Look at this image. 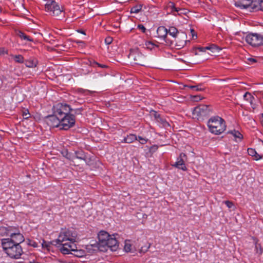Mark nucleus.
Listing matches in <instances>:
<instances>
[{
	"label": "nucleus",
	"mask_w": 263,
	"mask_h": 263,
	"mask_svg": "<svg viewBox=\"0 0 263 263\" xmlns=\"http://www.w3.org/2000/svg\"><path fill=\"white\" fill-rule=\"evenodd\" d=\"M209 130L215 135H220L226 129L225 121L218 116L211 117L208 122Z\"/></svg>",
	"instance_id": "2"
},
{
	"label": "nucleus",
	"mask_w": 263,
	"mask_h": 263,
	"mask_svg": "<svg viewBox=\"0 0 263 263\" xmlns=\"http://www.w3.org/2000/svg\"><path fill=\"white\" fill-rule=\"evenodd\" d=\"M112 42V38L110 36H107L105 39V42L106 44L109 45Z\"/></svg>",
	"instance_id": "42"
},
{
	"label": "nucleus",
	"mask_w": 263,
	"mask_h": 263,
	"mask_svg": "<svg viewBox=\"0 0 263 263\" xmlns=\"http://www.w3.org/2000/svg\"><path fill=\"white\" fill-rule=\"evenodd\" d=\"M45 9L46 12L57 17L59 20L64 17L65 12L63 8H61L58 4L53 1H48L45 4Z\"/></svg>",
	"instance_id": "3"
},
{
	"label": "nucleus",
	"mask_w": 263,
	"mask_h": 263,
	"mask_svg": "<svg viewBox=\"0 0 263 263\" xmlns=\"http://www.w3.org/2000/svg\"><path fill=\"white\" fill-rule=\"evenodd\" d=\"M52 110L53 114L61 118L65 115L70 114L72 109L65 103H59L53 106Z\"/></svg>",
	"instance_id": "6"
},
{
	"label": "nucleus",
	"mask_w": 263,
	"mask_h": 263,
	"mask_svg": "<svg viewBox=\"0 0 263 263\" xmlns=\"http://www.w3.org/2000/svg\"><path fill=\"white\" fill-rule=\"evenodd\" d=\"M185 86L196 91H203L204 89L201 84L197 85H185Z\"/></svg>",
	"instance_id": "32"
},
{
	"label": "nucleus",
	"mask_w": 263,
	"mask_h": 263,
	"mask_svg": "<svg viewBox=\"0 0 263 263\" xmlns=\"http://www.w3.org/2000/svg\"><path fill=\"white\" fill-rule=\"evenodd\" d=\"M252 239L253 240V242L255 245V250L256 251V253L260 255L263 253V248L261 247V246L260 243H258V239L255 237H252Z\"/></svg>",
	"instance_id": "19"
},
{
	"label": "nucleus",
	"mask_w": 263,
	"mask_h": 263,
	"mask_svg": "<svg viewBox=\"0 0 263 263\" xmlns=\"http://www.w3.org/2000/svg\"><path fill=\"white\" fill-rule=\"evenodd\" d=\"M229 134H232L234 137L238 138L239 139L242 138V135L240 134V133L237 130H231L228 132Z\"/></svg>",
	"instance_id": "34"
},
{
	"label": "nucleus",
	"mask_w": 263,
	"mask_h": 263,
	"mask_svg": "<svg viewBox=\"0 0 263 263\" xmlns=\"http://www.w3.org/2000/svg\"><path fill=\"white\" fill-rule=\"evenodd\" d=\"M2 11V8L0 7V14L1 13Z\"/></svg>",
	"instance_id": "62"
},
{
	"label": "nucleus",
	"mask_w": 263,
	"mask_h": 263,
	"mask_svg": "<svg viewBox=\"0 0 263 263\" xmlns=\"http://www.w3.org/2000/svg\"><path fill=\"white\" fill-rule=\"evenodd\" d=\"M0 235H1L2 236H10L8 226L0 227Z\"/></svg>",
	"instance_id": "27"
},
{
	"label": "nucleus",
	"mask_w": 263,
	"mask_h": 263,
	"mask_svg": "<svg viewBox=\"0 0 263 263\" xmlns=\"http://www.w3.org/2000/svg\"><path fill=\"white\" fill-rule=\"evenodd\" d=\"M45 121L50 127H59L60 128V119L57 115H48L45 118Z\"/></svg>",
	"instance_id": "12"
},
{
	"label": "nucleus",
	"mask_w": 263,
	"mask_h": 263,
	"mask_svg": "<svg viewBox=\"0 0 263 263\" xmlns=\"http://www.w3.org/2000/svg\"><path fill=\"white\" fill-rule=\"evenodd\" d=\"M243 99L250 103L253 109H255L256 108L255 104L253 102L255 98L250 92H246L243 95Z\"/></svg>",
	"instance_id": "21"
},
{
	"label": "nucleus",
	"mask_w": 263,
	"mask_h": 263,
	"mask_svg": "<svg viewBox=\"0 0 263 263\" xmlns=\"http://www.w3.org/2000/svg\"><path fill=\"white\" fill-rule=\"evenodd\" d=\"M42 246L43 249H46L47 251H50V248L51 247V242L46 241L45 240H43Z\"/></svg>",
	"instance_id": "33"
},
{
	"label": "nucleus",
	"mask_w": 263,
	"mask_h": 263,
	"mask_svg": "<svg viewBox=\"0 0 263 263\" xmlns=\"http://www.w3.org/2000/svg\"><path fill=\"white\" fill-rule=\"evenodd\" d=\"M37 61L35 58H30L25 61V65L27 67L33 68L36 66Z\"/></svg>",
	"instance_id": "23"
},
{
	"label": "nucleus",
	"mask_w": 263,
	"mask_h": 263,
	"mask_svg": "<svg viewBox=\"0 0 263 263\" xmlns=\"http://www.w3.org/2000/svg\"><path fill=\"white\" fill-rule=\"evenodd\" d=\"M158 148V146H157V145H153V146H152L151 147V148H150V151H153V152H155V151H157V150Z\"/></svg>",
	"instance_id": "51"
},
{
	"label": "nucleus",
	"mask_w": 263,
	"mask_h": 263,
	"mask_svg": "<svg viewBox=\"0 0 263 263\" xmlns=\"http://www.w3.org/2000/svg\"><path fill=\"white\" fill-rule=\"evenodd\" d=\"M186 157V156L184 153H181L179 158H177V161L173 166L183 171H186L187 168L185 165L184 160L183 159V158Z\"/></svg>",
	"instance_id": "15"
},
{
	"label": "nucleus",
	"mask_w": 263,
	"mask_h": 263,
	"mask_svg": "<svg viewBox=\"0 0 263 263\" xmlns=\"http://www.w3.org/2000/svg\"><path fill=\"white\" fill-rule=\"evenodd\" d=\"M71 254L78 257H81L84 256L85 251L82 250H78L77 247L76 249H74V251L71 252Z\"/></svg>",
	"instance_id": "30"
},
{
	"label": "nucleus",
	"mask_w": 263,
	"mask_h": 263,
	"mask_svg": "<svg viewBox=\"0 0 263 263\" xmlns=\"http://www.w3.org/2000/svg\"><path fill=\"white\" fill-rule=\"evenodd\" d=\"M138 28L143 33H144L146 31V28L142 24H139L138 25Z\"/></svg>",
	"instance_id": "46"
},
{
	"label": "nucleus",
	"mask_w": 263,
	"mask_h": 263,
	"mask_svg": "<svg viewBox=\"0 0 263 263\" xmlns=\"http://www.w3.org/2000/svg\"><path fill=\"white\" fill-rule=\"evenodd\" d=\"M124 250L126 252H133L134 251V248L131 243L130 240H126L125 241Z\"/></svg>",
	"instance_id": "24"
},
{
	"label": "nucleus",
	"mask_w": 263,
	"mask_h": 263,
	"mask_svg": "<svg viewBox=\"0 0 263 263\" xmlns=\"http://www.w3.org/2000/svg\"><path fill=\"white\" fill-rule=\"evenodd\" d=\"M247 43L253 46H257L263 45V35L257 33H250L245 38Z\"/></svg>",
	"instance_id": "9"
},
{
	"label": "nucleus",
	"mask_w": 263,
	"mask_h": 263,
	"mask_svg": "<svg viewBox=\"0 0 263 263\" xmlns=\"http://www.w3.org/2000/svg\"><path fill=\"white\" fill-rule=\"evenodd\" d=\"M145 45L146 46L147 48H149V49H152V48H154V44L153 43H152L150 41H148V42H146L145 43Z\"/></svg>",
	"instance_id": "43"
},
{
	"label": "nucleus",
	"mask_w": 263,
	"mask_h": 263,
	"mask_svg": "<svg viewBox=\"0 0 263 263\" xmlns=\"http://www.w3.org/2000/svg\"><path fill=\"white\" fill-rule=\"evenodd\" d=\"M110 236L109 235V234L104 231H101L98 235V238L99 242L101 243L102 246H104V243L108 239Z\"/></svg>",
	"instance_id": "18"
},
{
	"label": "nucleus",
	"mask_w": 263,
	"mask_h": 263,
	"mask_svg": "<svg viewBox=\"0 0 263 263\" xmlns=\"http://www.w3.org/2000/svg\"><path fill=\"white\" fill-rule=\"evenodd\" d=\"M6 23V21H3L0 19V25L2 26Z\"/></svg>",
	"instance_id": "58"
},
{
	"label": "nucleus",
	"mask_w": 263,
	"mask_h": 263,
	"mask_svg": "<svg viewBox=\"0 0 263 263\" xmlns=\"http://www.w3.org/2000/svg\"><path fill=\"white\" fill-rule=\"evenodd\" d=\"M248 154L249 155L252 156H254L256 154H257V153L255 151V150L254 149H253V148H248Z\"/></svg>",
	"instance_id": "39"
},
{
	"label": "nucleus",
	"mask_w": 263,
	"mask_h": 263,
	"mask_svg": "<svg viewBox=\"0 0 263 263\" xmlns=\"http://www.w3.org/2000/svg\"><path fill=\"white\" fill-rule=\"evenodd\" d=\"M208 106L204 105H200L195 108V111L198 113L201 114L204 111L208 109Z\"/></svg>",
	"instance_id": "29"
},
{
	"label": "nucleus",
	"mask_w": 263,
	"mask_h": 263,
	"mask_svg": "<svg viewBox=\"0 0 263 263\" xmlns=\"http://www.w3.org/2000/svg\"><path fill=\"white\" fill-rule=\"evenodd\" d=\"M168 34L172 36L174 38H175L178 35L180 34V32L178 29L175 27H170L169 29L167 30Z\"/></svg>",
	"instance_id": "25"
},
{
	"label": "nucleus",
	"mask_w": 263,
	"mask_h": 263,
	"mask_svg": "<svg viewBox=\"0 0 263 263\" xmlns=\"http://www.w3.org/2000/svg\"><path fill=\"white\" fill-rule=\"evenodd\" d=\"M210 49L209 47H206L205 48H202V47H199L198 48V49L201 51H205V49Z\"/></svg>",
	"instance_id": "55"
},
{
	"label": "nucleus",
	"mask_w": 263,
	"mask_h": 263,
	"mask_svg": "<svg viewBox=\"0 0 263 263\" xmlns=\"http://www.w3.org/2000/svg\"><path fill=\"white\" fill-rule=\"evenodd\" d=\"M187 35L184 32H180V34L174 38V41H172L173 43L175 42L176 49H180L184 47L186 43L189 41L186 40Z\"/></svg>",
	"instance_id": "11"
},
{
	"label": "nucleus",
	"mask_w": 263,
	"mask_h": 263,
	"mask_svg": "<svg viewBox=\"0 0 263 263\" xmlns=\"http://www.w3.org/2000/svg\"><path fill=\"white\" fill-rule=\"evenodd\" d=\"M157 33L158 36L159 38H161L163 40L165 41L166 44L171 45L173 44V42L172 40H169L167 38V29L164 26H160L158 28L157 30Z\"/></svg>",
	"instance_id": "13"
},
{
	"label": "nucleus",
	"mask_w": 263,
	"mask_h": 263,
	"mask_svg": "<svg viewBox=\"0 0 263 263\" xmlns=\"http://www.w3.org/2000/svg\"><path fill=\"white\" fill-rule=\"evenodd\" d=\"M249 60L252 62H255L256 60L254 59L250 58Z\"/></svg>",
	"instance_id": "59"
},
{
	"label": "nucleus",
	"mask_w": 263,
	"mask_h": 263,
	"mask_svg": "<svg viewBox=\"0 0 263 263\" xmlns=\"http://www.w3.org/2000/svg\"><path fill=\"white\" fill-rule=\"evenodd\" d=\"M137 140H139L140 141V143L142 144H145L148 141V139H147L143 138V137H142L141 136H138L137 137Z\"/></svg>",
	"instance_id": "38"
},
{
	"label": "nucleus",
	"mask_w": 263,
	"mask_h": 263,
	"mask_svg": "<svg viewBox=\"0 0 263 263\" xmlns=\"http://www.w3.org/2000/svg\"><path fill=\"white\" fill-rule=\"evenodd\" d=\"M194 100L196 101H197L198 100H201V99L199 96H195L193 97Z\"/></svg>",
	"instance_id": "56"
},
{
	"label": "nucleus",
	"mask_w": 263,
	"mask_h": 263,
	"mask_svg": "<svg viewBox=\"0 0 263 263\" xmlns=\"http://www.w3.org/2000/svg\"><path fill=\"white\" fill-rule=\"evenodd\" d=\"M1 245L4 252L12 259H19L23 253L21 245L13 243L8 240H1Z\"/></svg>",
	"instance_id": "1"
},
{
	"label": "nucleus",
	"mask_w": 263,
	"mask_h": 263,
	"mask_svg": "<svg viewBox=\"0 0 263 263\" xmlns=\"http://www.w3.org/2000/svg\"><path fill=\"white\" fill-rule=\"evenodd\" d=\"M9 230L10 236L15 235L20 232L18 227L15 226H8Z\"/></svg>",
	"instance_id": "31"
},
{
	"label": "nucleus",
	"mask_w": 263,
	"mask_h": 263,
	"mask_svg": "<svg viewBox=\"0 0 263 263\" xmlns=\"http://www.w3.org/2000/svg\"><path fill=\"white\" fill-rule=\"evenodd\" d=\"M224 203L229 208H231L234 205L232 201L229 200L224 201Z\"/></svg>",
	"instance_id": "44"
},
{
	"label": "nucleus",
	"mask_w": 263,
	"mask_h": 263,
	"mask_svg": "<svg viewBox=\"0 0 263 263\" xmlns=\"http://www.w3.org/2000/svg\"><path fill=\"white\" fill-rule=\"evenodd\" d=\"M2 240H8L13 243L20 245L22 242L24 241L25 238L23 234L20 232L15 235L10 236V238H3Z\"/></svg>",
	"instance_id": "14"
},
{
	"label": "nucleus",
	"mask_w": 263,
	"mask_h": 263,
	"mask_svg": "<svg viewBox=\"0 0 263 263\" xmlns=\"http://www.w3.org/2000/svg\"><path fill=\"white\" fill-rule=\"evenodd\" d=\"M28 245L31 246L34 248L37 247V243L34 241L29 240Z\"/></svg>",
	"instance_id": "49"
},
{
	"label": "nucleus",
	"mask_w": 263,
	"mask_h": 263,
	"mask_svg": "<svg viewBox=\"0 0 263 263\" xmlns=\"http://www.w3.org/2000/svg\"><path fill=\"white\" fill-rule=\"evenodd\" d=\"M142 5L141 4H138L130 8V12L131 13H138L141 11L142 8Z\"/></svg>",
	"instance_id": "26"
},
{
	"label": "nucleus",
	"mask_w": 263,
	"mask_h": 263,
	"mask_svg": "<svg viewBox=\"0 0 263 263\" xmlns=\"http://www.w3.org/2000/svg\"><path fill=\"white\" fill-rule=\"evenodd\" d=\"M23 116L24 119H28V118H29L30 114H29L28 110H26L25 111H24V112L23 114Z\"/></svg>",
	"instance_id": "48"
},
{
	"label": "nucleus",
	"mask_w": 263,
	"mask_h": 263,
	"mask_svg": "<svg viewBox=\"0 0 263 263\" xmlns=\"http://www.w3.org/2000/svg\"><path fill=\"white\" fill-rule=\"evenodd\" d=\"M253 157H255V160H259V159H261V157L260 155H259L257 153V154H256V155H255V156H254Z\"/></svg>",
	"instance_id": "54"
},
{
	"label": "nucleus",
	"mask_w": 263,
	"mask_h": 263,
	"mask_svg": "<svg viewBox=\"0 0 263 263\" xmlns=\"http://www.w3.org/2000/svg\"><path fill=\"white\" fill-rule=\"evenodd\" d=\"M76 236L77 234L74 232L69 229H64L61 231L55 241L57 243H59L64 242L75 241Z\"/></svg>",
	"instance_id": "5"
},
{
	"label": "nucleus",
	"mask_w": 263,
	"mask_h": 263,
	"mask_svg": "<svg viewBox=\"0 0 263 263\" xmlns=\"http://www.w3.org/2000/svg\"><path fill=\"white\" fill-rule=\"evenodd\" d=\"M75 241H71L60 243L61 245L60 251L63 254H71V252L76 249L77 246L74 243Z\"/></svg>",
	"instance_id": "10"
},
{
	"label": "nucleus",
	"mask_w": 263,
	"mask_h": 263,
	"mask_svg": "<svg viewBox=\"0 0 263 263\" xmlns=\"http://www.w3.org/2000/svg\"><path fill=\"white\" fill-rule=\"evenodd\" d=\"M78 92L80 93L84 94L85 95H90L92 93V91L83 88H78Z\"/></svg>",
	"instance_id": "37"
},
{
	"label": "nucleus",
	"mask_w": 263,
	"mask_h": 263,
	"mask_svg": "<svg viewBox=\"0 0 263 263\" xmlns=\"http://www.w3.org/2000/svg\"><path fill=\"white\" fill-rule=\"evenodd\" d=\"M75 158L85 161L88 165H90L91 161V157H88L87 155L82 151H78L75 152Z\"/></svg>",
	"instance_id": "17"
},
{
	"label": "nucleus",
	"mask_w": 263,
	"mask_h": 263,
	"mask_svg": "<svg viewBox=\"0 0 263 263\" xmlns=\"http://www.w3.org/2000/svg\"><path fill=\"white\" fill-rule=\"evenodd\" d=\"M153 112H154V113H153L154 117L155 119L157 121L159 118L161 117V116H160V115L159 114H158L156 111H153Z\"/></svg>",
	"instance_id": "50"
},
{
	"label": "nucleus",
	"mask_w": 263,
	"mask_h": 263,
	"mask_svg": "<svg viewBox=\"0 0 263 263\" xmlns=\"http://www.w3.org/2000/svg\"><path fill=\"white\" fill-rule=\"evenodd\" d=\"M11 57L14 59L16 63H23L24 62V57L21 54L11 55Z\"/></svg>",
	"instance_id": "28"
},
{
	"label": "nucleus",
	"mask_w": 263,
	"mask_h": 263,
	"mask_svg": "<svg viewBox=\"0 0 263 263\" xmlns=\"http://www.w3.org/2000/svg\"><path fill=\"white\" fill-rule=\"evenodd\" d=\"M253 157H255V160H259V159H261V157L260 155H259L257 153V154H256V155H255V156H254Z\"/></svg>",
	"instance_id": "53"
},
{
	"label": "nucleus",
	"mask_w": 263,
	"mask_h": 263,
	"mask_svg": "<svg viewBox=\"0 0 263 263\" xmlns=\"http://www.w3.org/2000/svg\"><path fill=\"white\" fill-rule=\"evenodd\" d=\"M68 154H67V155H66V157H67L68 159H71V157H68ZM72 159H73V158H72Z\"/></svg>",
	"instance_id": "60"
},
{
	"label": "nucleus",
	"mask_w": 263,
	"mask_h": 263,
	"mask_svg": "<svg viewBox=\"0 0 263 263\" xmlns=\"http://www.w3.org/2000/svg\"><path fill=\"white\" fill-rule=\"evenodd\" d=\"M103 246L109 248L111 250H116L118 246V241L115 238L110 236Z\"/></svg>",
	"instance_id": "16"
},
{
	"label": "nucleus",
	"mask_w": 263,
	"mask_h": 263,
	"mask_svg": "<svg viewBox=\"0 0 263 263\" xmlns=\"http://www.w3.org/2000/svg\"><path fill=\"white\" fill-rule=\"evenodd\" d=\"M60 119V129L68 130L75 124V116L70 113Z\"/></svg>",
	"instance_id": "7"
},
{
	"label": "nucleus",
	"mask_w": 263,
	"mask_h": 263,
	"mask_svg": "<svg viewBox=\"0 0 263 263\" xmlns=\"http://www.w3.org/2000/svg\"><path fill=\"white\" fill-rule=\"evenodd\" d=\"M128 58L130 60L133 61V63L135 64L144 66L145 63L146 57L138 49L131 50Z\"/></svg>",
	"instance_id": "8"
},
{
	"label": "nucleus",
	"mask_w": 263,
	"mask_h": 263,
	"mask_svg": "<svg viewBox=\"0 0 263 263\" xmlns=\"http://www.w3.org/2000/svg\"><path fill=\"white\" fill-rule=\"evenodd\" d=\"M8 50L4 47L0 48V55H4L8 54Z\"/></svg>",
	"instance_id": "41"
},
{
	"label": "nucleus",
	"mask_w": 263,
	"mask_h": 263,
	"mask_svg": "<svg viewBox=\"0 0 263 263\" xmlns=\"http://www.w3.org/2000/svg\"><path fill=\"white\" fill-rule=\"evenodd\" d=\"M151 245L149 244L147 246H143L142 247L141 249L140 250V252L145 253L146 252L149 248H150Z\"/></svg>",
	"instance_id": "40"
},
{
	"label": "nucleus",
	"mask_w": 263,
	"mask_h": 263,
	"mask_svg": "<svg viewBox=\"0 0 263 263\" xmlns=\"http://www.w3.org/2000/svg\"><path fill=\"white\" fill-rule=\"evenodd\" d=\"M261 124H262V125L263 126V115H262V116Z\"/></svg>",
	"instance_id": "61"
},
{
	"label": "nucleus",
	"mask_w": 263,
	"mask_h": 263,
	"mask_svg": "<svg viewBox=\"0 0 263 263\" xmlns=\"http://www.w3.org/2000/svg\"><path fill=\"white\" fill-rule=\"evenodd\" d=\"M137 140V137L134 134H129L122 140V143H131Z\"/></svg>",
	"instance_id": "22"
},
{
	"label": "nucleus",
	"mask_w": 263,
	"mask_h": 263,
	"mask_svg": "<svg viewBox=\"0 0 263 263\" xmlns=\"http://www.w3.org/2000/svg\"><path fill=\"white\" fill-rule=\"evenodd\" d=\"M260 3V9H259V11H263V0H261V2Z\"/></svg>",
	"instance_id": "57"
},
{
	"label": "nucleus",
	"mask_w": 263,
	"mask_h": 263,
	"mask_svg": "<svg viewBox=\"0 0 263 263\" xmlns=\"http://www.w3.org/2000/svg\"><path fill=\"white\" fill-rule=\"evenodd\" d=\"M93 64H94L95 65H97L98 67H101V68H105V67H107L105 65L100 64H99V63H97V62H95L93 63Z\"/></svg>",
	"instance_id": "52"
},
{
	"label": "nucleus",
	"mask_w": 263,
	"mask_h": 263,
	"mask_svg": "<svg viewBox=\"0 0 263 263\" xmlns=\"http://www.w3.org/2000/svg\"><path fill=\"white\" fill-rule=\"evenodd\" d=\"M191 33L192 34L193 39H196L197 38V34L193 29H191Z\"/></svg>",
	"instance_id": "47"
},
{
	"label": "nucleus",
	"mask_w": 263,
	"mask_h": 263,
	"mask_svg": "<svg viewBox=\"0 0 263 263\" xmlns=\"http://www.w3.org/2000/svg\"><path fill=\"white\" fill-rule=\"evenodd\" d=\"M261 0H251V2L249 4H244L240 1L235 2V6L239 8L240 9H248L249 12H257L260 9V5L259 3Z\"/></svg>",
	"instance_id": "4"
},
{
	"label": "nucleus",
	"mask_w": 263,
	"mask_h": 263,
	"mask_svg": "<svg viewBox=\"0 0 263 263\" xmlns=\"http://www.w3.org/2000/svg\"><path fill=\"white\" fill-rule=\"evenodd\" d=\"M170 7L172 8V11L177 12L179 15H180V13H182L181 11L183 10L182 9L176 7L173 3H171Z\"/></svg>",
	"instance_id": "35"
},
{
	"label": "nucleus",
	"mask_w": 263,
	"mask_h": 263,
	"mask_svg": "<svg viewBox=\"0 0 263 263\" xmlns=\"http://www.w3.org/2000/svg\"><path fill=\"white\" fill-rule=\"evenodd\" d=\"M157 122L160 123L164 127L170 126V124L161 117L157 120Z\"/></svg>",
	"instance_id": "36"
},
{
	"label": "nucleus",
	"mask_w": 263,
	"mask_h": 263,
	"mask_svg": "<svg viewBox=\"0 0 263 263\" xmlns=\"http://www.w3.org/2000/svg\"><path fill=\"white\" fill-rule=\"evenodd\" d=\"M15 34L17 36H18L22 40H25L27 41H29V42H33V39L32 37L26 35L25 33H24L21 30H16Z\"/></svg>",
	"instance_id": "20"
},
{
	"label": "nucleus",
	"mask_w": 263,
	"mask_h": 263,
	"mask_svg": "<svg viewBox=\"0 0 263 263\" xmlns=\"http://www.w3.org/2000/svg\"><path fill=\"white\" fill-rule=\"evenodd\" d=\"M83 110V109L82 108H77L75 109H72L71 112L73 111L75 114H81V112Z\"/></svg>",
	"instance_id": "45"
}]
</instances>
